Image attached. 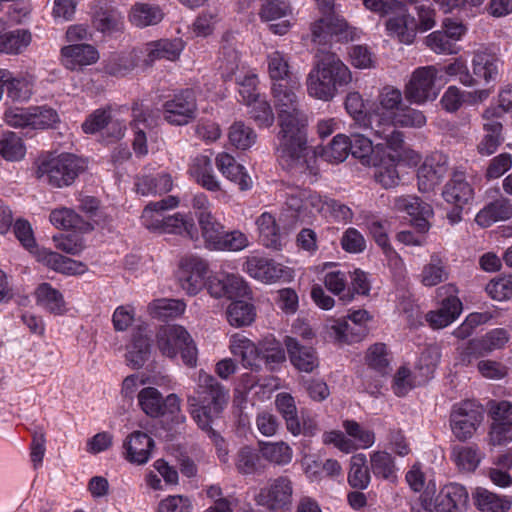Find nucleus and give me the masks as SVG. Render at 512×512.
Returning a JSON list of instances; mask_svg holds the SVG:
<instances>
[{"instance_id": "1", "label": "nucleus", "mask_w": 512, "mask_h": 512, "mask_svg": "<svg viewBox=\"0 0 512 512\" xmlns=\"http://www.w3.org/2000/svg\"><path fill=\"white\" fill-rule=\"evenodd\" d=\"M299 82L289 81L271 84V95L277 112L280 130L277 134L278 158L283 165L300 172L313 171L307 139V116L301 108Z\"/></svg>"}, {"instance_id": "2", "label": "nucleus", "mask_w": 512, "mask_h": 512, "mask_svg": "<svg viewBox=\"0 0 512 512\" xmlns=\"http://www.w3.org/2000/svg\"><path fill=\"white\" fill-rule=\"evenodd\" d=\"M426 122V116L421 110L404 103L401 89L386 85L380 89L374 107L368 112L365 126L375 136L384 139L387 147L394 152L388 157L402 159L404 135L396 128L420 129Z\"/></svg>"}, {"instance_id": "3", "label": "nucleus", "mask_w": 512, "mask_h": 512, "mask_svg": "<svg viewBox=\"0 0 512 512\" xmlns=\"http://www.w3.org/2000/svg\"><path fill=\"white\" fill-rule=\"evenodd\" d=\"M351 81L349 68L335 53L319 50L306 78L307 93L315 99L330 101L337 94L338 87L345 86Z\"/></svg>"}, {"instance_id": "4", "label": "nucleus", "mask_w": 512, "mask_h": 512, "mask_svg": "<svg viewBox=\"0 0 512 512\" xmlns=\"http://www.w3.org/2000/svg\"><path fill=\"white\" fill-rule=\"evenodd\" d=\"M86 161L70 153L49 155L37 162L36 177L54 188L72 185L85 171Z\"/></svg>"}, {"instance_id": "5", "label": "nucleus", "mask_w": 512, "mask_h": 512, "mask_svg": "<svg viewBox=\"0 0 512 512\" xmlns=\"http://www.w3.org/2000/svg\"><path fill=\"white\" fill-rule=\"evenodd\" d=\"M156 346L161 354L175 358L180 352L183 362L190 367L196 365L197 349L188 331L180 325H163L155 335Z\"/></svg>"}, {"instance_id": "6", "label": "nucleus", "mask_w": 512, "mask_h": 512, "mask_svg": "<svg viewBox=\"0 0 512 512\" xmlns=\"http://www.w3.org/2000/svg\"><path fill=\"white\" fill-rule=\"evenodd\" d=\"M438 70L435 66H423L416 68L404 85L402 92L404 101L410 104H424L437 97L436 79Z\"/></svg>"}, {"instance_id": "7", "label": "nucleus", "mask_w": 512, "mask_h": 512, "mask_svg": "<svg viewBox=\"0 0 512 512\" xmlns=\"http://www.w3.org/2000/svg\"><path fill=\"white\" fill-rule=\"evenodd\" d=\"M178 282L190 296L197 295L206 285L208 263L199 256H185L179 261Z\"/></svg>"}, {"instance_id": "8", "label": "nucleus", "mask_w": 512, "mask_h": 512, "mask_svg": "<svg viewBox=\"0 0 512 512\" xmlns=\"http://www.w3.org/2000/svg\"><path fill=\"white\" fill-rule=\"evenodd\" d=\"M293 483L287 476L271 479L255 496L258 505L269 510H284L292 503Z\"/></svg>"}, {"instance_id": "9", "label": "nucleus", "mask_w": 512, "mask_h": 512, "mask_svg": "<svg viewBox=\"0 0 512 512\" xmlns=\"http://www.w3.org/2000/svg\"><path fill=\"white\" fill-rule=\"evenodd\" d=\"M482 421V412L470 402L455 406L450 414L451 431L462 442L472 438Z\"/></svg>"}, {"instance_id": "10", "label": "nucleus", "mask_w": 512, "mask_h": 512, "mask_svg": "<svg viewBox=\"0 0 512 512\" xmlns=\"http://www.w3.org/2000/svg\"><path fill=\"white\" fill-rule=\"evenodd\" d=\"M386 16L388 19L385 22V27L389 36L396 38L403 44L414 42L418 32L417 20L409 13L403 2L398 1V5L393 8V12Z\"/></svg>"}, {"instance_id": "11", "label": "nucleus", "mask_w": 512, "mask_h": 512, "mask_svg": "<svg viewBox=\"0 0 512 512\" xmlns=\"http://www.w3.org/2000/svg\"><path fill=\"white\" fill-rule=\"evenodd\" d=\"M355 31L347 21L334 11L323 15L312 25L313 41L325 43L328 38L337 41H349L354 38Z\"/></svg>"}, {"instance_id": "12", "label": "nucleus", "mask_w": 512, "mask_h": 512, "mask_svg": "<svg viewBox=\"0 0 512 512\" xmlns=\"http://www.w3.org/2000/svg\"><path fill=\"white\" fill-rule=\"evenodd\" d=\"M197 104L193 92L181 91L163 104V117L172 125H186L194 120Z\"/></svg>"}, {"instance_id": "13", "label": "nucleus", "mask_w": 512, "mask_h": 512, "mask_svg": "<svg viewBox=\"0 0 512 512\" xmlns=\"http://www.w3.org/2000/svg\"><path fill=\"white\" fill-rule=\"evenodd\" d=\"M141 410L149 417L158 418L166 413L174 414L180 410V399L170 394L165 399L154 387H145L137 395Z\"/></svg>"}, {"instance_id": "14", "label": "nucleus", "mask_w": 512, "mask_h": 512, "mask_svg": "<svg viewBox=\"0 0 512 512\" xmlns=\"http://www.w3.org/2000/svg\"><path fill=\"white\" fill-rule=\"evenodd\" d=\"M243 271L253 279L265 284L278 282L288 276V270L273 259L258 255L246 257Z\"/></svg>"}, {"instance_id": "15", "label": "nucleus", "mask_w": 512, "mask_h": 512, "mask_svg": "<svg viewBox=\"0 0 512 512\" xmlns=\"http://www.w3.org/2000/svg\"><path fill=\"white\" fill-rule=\"evenodd\" d=\"M207 289L215 298H244L250 290L245 280L237 274L219 273L208 279Z\"/></svg>"}, {"instance_id": "16", "label": "nucleus", "mask_w": 512, "mask_h": 512, "mask_svg": "<svg viewBox=\"0 0 512 512\" xmlns=\"http://www.w3.org/2000/svg\"><path fill=\"white\" fill-rule=\"evenodd\" d=\"M33 94V78L29 75H14L0 69V100L6 97L13 102H23Z\"/></svg>"}, {"instance_id": "17", "label": "nucleus", "mask_w": 512, "mask_h": 512, "mask_svg": "<svg viewBox=\"0 0 512 512\" xmlns=\"http://www.w3.org/2000/svg\"><path fill=\"white\" fill-rule=\"evenodd\" d=\"M448 172L447 157L442 154H434L425 159L419 167L418 188L422 192H430L435 189Z\"/></svg>"}, {"instance_id": "18", "label": "nucleus", "mask_w": 512, "mask_h": 512, "mask_svg": "<svg viewBox=\"0 0 512 512\" xmlns=\"http://www.w3.org/2000/svg\"><path fill=\"white\" fill-rule=\"evenodd\" d=\"M284 344L291 364L299 372L313 373L318 369L320 360L315 348L302 345L296 338L286 336Z\"/></svg>"}, {"instance_id": "19", "label": "nucleus", "mask_w": 512, "mask_h": 512, "mask_svg": "<svg viewBox=\"0 0 512 512\" xmlns=\"http://www.w3.org/2000/svg\"><path fill=\"white\" fill-rule=\"evenodd\" d=\"M33 255L37 262L58 273L75 275L87 270L82 262L63 256L49 248L39 247L33 251Z\"/></svg>"}, {"instance_id": "20", "label": "nucleus", "mask_w": 512, "mask_h": 512, "mask_svg": "<svg viewBox=\"0 0 512 512\" xmlns=\"http://www.w3.org/2000/svg\"><path fill=\"white\" fill-rule=\"evenodd\" d=\"M154 447L155 442L147 433L134 431L123 443V455L132 464L144 465L149 461Z\"/></svg>"}, {"instance_id": "21", "label": "nucleus", "mask_w": 512, "mask_h": 512, "mask_svg": "<svg viewBox=\"0 0 512 512\" xmlns=\"http://www.w3.org/2000/svg\"><path fill=\"white\" fill-rule=\"evenodd\" d=\"M126 361L134 369H139L148 361L151 350V337L147 326H139L127 345Z\"/></svg>"}, {"instance_id": "22", "label": "nucleus", "mask_w": 512, "mask_h": 512, "mask_svg": "<svg viewBox=\"0 0 512 512\" xmlns=\"http://www.w3.org/2000/svg\"><path fill=\"white\" fill-rule=\"evenodd\" d=\"M228 401H224L219 394L212 397L210 402H188L193 420L204 431L212 430V423L219 419L226 408Z\"/></svg>"}, {"instance_id": "23", "label": "nucleus", "mask_w": 512, "mask_h": 512, "mask_svg": "<svg viewBox=\"0 0 512 512\" xmlns=\"http://www.w3.org/2000/svg\"><path fill=\"white\" fill-rule=\"evenodd\" d=\"M98 59V51L90 44H72L61 49V62L72 71L94 64Z\"/></svg>"}, {"instance_id": "24", "label": "nucleus", "mask_w": 512, "mask_h": 512, "mask_svg": "<svg viewBox=\"0 0 512 512\" xmlns=\"http://www.w3.org/2000/svg\"><path fill=\"white\" fill-rule=\"evenodd\" d=\"M473 195V188L462 171H455L442 190L444 200L456 207L466 205Z\"/></svg>"}, {"instance_id": "25", "label": "nucleus", "mask_w": 512, "mask_h": 512, "mask_svg": "<svg viewBox=\"0 0 512 512\" xmlns=\"http://www.w3.org/2000/svg\"><path fill=\"white\" fill-rule=\"evenodd\" d=\"M178 205L179 200L175 196H168L160 201L149 203L141 215L143 226L152 232L161 233L166 218L164 212Z\"/></svg>"}, {"instance_id": "26", "label": "nucleus", "mask_w": 512, "mask_h": 512, "mask_svg": "<svg viewBox=\"0 0 512 512\" xmlns=\"http://www.w3.org/2000/svg\"><path fill=\"white\" fill-rule=\"evenodd\" d=\"M219 397L224 401H229V392L212 375L200 370L197 377L194 393L187 397V402H210L212 397Z\"/></svg>"}, {"instance_id": "27", "label": "nucleus", "mask_w": 512, "mask_h": 512, "mask_svg": "<svg viewBox=\"0 0 512 512\" xmlns=\"http://www.w3.org/2000/svg\"><path fill=\"white\" fill-rule=\"evenodd\" d=\"M184 43L181 39H160L146 44V58L144 64L152 66L156 60L166 59L175 61L179 58Z\"/></svg>"}, {"instance_id": "28", "label": "nucleus", "mask_w": 512, "mask_h": 512, "mask_svg": "<svg viewBox=\"0 0 512 512\" xmlns=\"http://www.w3.org/2000/svg\"><path fill=\"white\" fill-rule=\"evenodd\" d=\"M108 127L113 140L120 139L124 135L125 126L119 121H113L110 108L95 110L82 124V129L87 134H93Z\"/></svg>"}, {"instance_id": "29", "label": "nucleus", "mask_w": 512, "mask_h": 512, "mask_svg": "<svg viewBox=\"0 0 512 512\" xmlns=\"http://www.w3.org/2000/svg\"><path fill=\"white\" fill-rule=\"evenodd\" d=\"M218 170L228 180L236 183L241 190H248L252 187V179L244 167L237 163L235 158L228 153H219L215 159Z\"/></svg>"}, {"instance_id": "30", "label": "nucleus", "mask_w": 512, "mask_h": 512, "mask_svg": "<svg viewBox=\"0 0 512 512\" xmlns=\"http://www.w3.org/2000/svg\"><path fill=\"white\" fill-rule=\"evenodd\" d=\"M256 225L259 239L263 246L273 251H281L283 249L284 242L280 233V227L271 213H262L256 219Z\"/></svg>"}, {"instance_id": "31", "label": "nucleus", "mask_w": 512, "mask_h": 512, "mask_svg": "<svg viewBox=\"0 0 512 512\" xmlns=\"http://www.w3.org/2000/svg\"><path fill=\"white\" fill-rule=\"evenodd\" d=\"M466 488L457 483L446 485L438 496V512H463L468 505Z\"/></svg>"}, {"instance_id": "32", "label": "nucleus", "mask_w": 512, "mask_h": 512, "mask_svg": "<svg viewBox=\"0 0 512 512\" xmlns=\"http://www.w3.org/2000/svg\"><path fill=\"white\" fill-rule=\"evenodd\" d=\"M234 467L242 476L261 474L265 471L266 465L260 453L252 446H242L234 456Z\"/></svg>"}, {"instance_id": "33", "label": "nucleus", "mask_w": 512, "mask_h": 512, "mask_svg": "<svg viewBox=\"0 0 512 512\" xmlns=\"http://www.w3.org/2000/svg\"><path fill=\"white\" fill-rule=\"evenodd\" d=\"M189 174L208 191L216 192L221 189V185L213 175V168L210 156L197 155L189 165Z\"/></svg>"}, {"instance_id": "34", "label": "nucleus", "mask_w": 512, "mask_h": 512, "mask_svg": "<svg viewBox=\"0 0 512 512\" xmlns=\"http://www.w3.org/2000/svg\"><path fill=\"white\" fill-rule=\"evenodd\" d=\"M266 62L271 84L296 81V79H293L288 54L279 50H273L267 54Z\"/></svg>"}, {"instance_id": "35", "label": "nucleus", "mask_w": 512, "mask_h": 512, "mask_svg": "<svg viewBox=\"0 0 512 512\" xmlns=\"http://www.w3.org/2000/svg\"><path fill=\"white\" fill-rule=\"evenodd\" d=\"M462 303L456 297H448L443 300L441 307L426 315L430 326L434 329H441L452 323L461 313Z\"/></svg>"}, {"instance_id": "36", "label": "nucleus", "mask_w": 512, "mask_h": 512, "mask_svg": "<svg viewBox=\"0 0 512 512\" xmlns=\"http://www.w3.org/2000/svg\"><path fill=\"white\" fill-rule=\"evenodd\" d=\"M139 59L136 49L114 53L105 61L104 71L111 76H125L137 66Z\"/></svg>"}, {"instance_id": "37", "label": "nucleus", "mask_w": 512, "mask_h": 512, "mask_svg": "<svg viewBox=\"0 0 512 512\" xmlns=\"http://www.w3.org/2000/svg\"><path fill=\"white\" fill-rule=\"evenodd\" d=\"M197 221L206 248L215 250L224 233V226L211 212H197Z\"/></svg>"}, {"instance_id": "38", "label": "nucleus", "mask_w": 512, "mask_h": 512, "mask_svg": "<svg viewBox=\"0 0 512 512\" xmlns=\"http://www.w3.org/2000/svg\"><path fill=\"white\" fill-rule=\"evenodd\" d=\"M173 180L170 174L143 175L136 178V191L144 196L164 194L171 191Z\"/></svg>"}, {"instance_id": "39", "label": "nucleus", "mask_w": 512, "mask_h": 512, "mask_svg": "<svg viewBox=\"0 0 512 512\" xmlns=\"http://www.w3.org/2000/svg\"><path fill=\"white\" fill-rule=\"evenodd\" d=\"M163 17L160 7L148 3H135L129 12V21L138 28L157 25Z\"/></svg>"}, {"instance_id": "40", "label": "nucleus", "mask_w": 512, "mask_h": 512, "mask_svg": "<svg viewBox=\"0 0 512 512\" xmlns=\"http://www.w3.org/2000/svg\"><path fill=\"white\" fill-rule=\"evenodd\" d=\"M512 217V204L508 199L500 198L490 203L476 215V222L487 227L493 222L507 220Z\"/></svg>"}, {"instance_id": "41", "label": "nucleus", "mask_w": 512, "mask_h": 512, "mask_svg": "<svg viewBox=\"0 0 512 512\" xmlns=\"http://www.w3.org/2000/svg\"><path fill=\"white\" fill-rule=\"evenodd\" d=\"M32 34L26 29L0 33V53L17 55L31 44Z\"/></svg>"}, {"instance_id": "42", "label": "nucleus", "mask_w": 512, "mask_h": 512, "mask_svg": "<svg viewBox=\"0 0 512 512\" xmlns=\"http://www.w3.org/2000/svg\"><path fill=\"white\" fill-rule=\"evenodd\" d=\"M499 59L487 51H477L472 59L473 75L485 82L494 80L499 71Z\"/></svg>"}, {"instance_id": "43", "label": "nucleus", "mask_w": 512, "mask_h": 512, "mask_svg": "<svg viewBox=\"0 0 512 512\" xmlns=\"http://www.w3.org/2000/svg\"><path fill=\"white\" fill-rule=\"evenodd\" d=\"M37 304L54 315L66 312L63 295L48 283H42L36 290Z\"/></svg>"}, {"instance_id": "44", "label": "nucleus", "mask_w": 512, "mask_h": 512, "mask_svg": "<svg viewBox=\"0 0 512 512\" xmlns=\"http://www.w3.org/2000/svg\"><path fill=\"white\" fill-rule=\"evenodd\" d=\"M262 458L276 466H286L293 458L292 448L284 441L259 442Z\"/></svg>"}, {"instance_id": "45", "label": "nucleus", "mask_w": 512, "mask_h": 512, "mask_svg": "<svg viewBox=\"0 0 512 512\" xmlns=\"http://www.w3.org/2000/svg\"><path fill=\"white\" fill-rule=\"evenodd\" d=\"M370 469L375 477L391 483L397 481L396 465L392 455L386 451H374L370 454Z\"/></svg>"}, {"instance_id": "46", "label": "nucleus", "mask_w": 512, "mask_h": 512, "mask_svg": "<svg viewBox=\"0 0 512 512\" xmlns=\"http://www.w3.org/2000/svg\"><path fill=\"white\" fill-rule=\"evenodd\" d=\"M475 504L482 512H507L512 506L511 497L499 496L486 489H477Z\"/></svg>"}, {"instance_id": "47", "label": "nucleus", "mask_w": 512, "mask_h": 512, "mask_svg": "<svg viewBox=\"0 0 512 512\" xmlns=\"http://www.w3.org/2000/svg\"><path fill=\"white\" fill-rule=\"evenodd\" d=\"M93 24L97 30L103 33L114 32L121 29L123 17L116 8L104 5L95 10Z\"/></svg>"}, {"instance_id": "48", "label": "nucleus", "mask_w": 512, "mask_h": 512, "mask_svg": "<svg viewBox=\"0 0 512 512\" xmlns=\"http://www.w3.org/2000/svg\"><path fill=\"white\" fill-rule=\"evenodd\" d=\"M277 410L285 420L287 430L293 435L299 433V417L294 398L288 393H280L276 396Z\"/></svg>"}, {"instance_id": "49", "label": "nucleus", "mask_w": 512, "mask_h": 512, "mask_svg": "<svg viewBox=\"0 0 512 512\" xmlns=\"http://www.w3.org/2000/svg\"><path fill=\"white\" fill-rule=\"evenodd\" d=\"M401 159L395 157H383L375 165L374 178L383 188L389 189L397 186L400 182V176L397 171V162Z\"/></svg>"}, {"instance_id": "50", "label": "nucleus", "mask_w": 512, "mask_h": 512, "mask_svg": "<svg viewBox=\"0 0 512 512\" xmlns=\"http://www.w3.org/2000/svg\"><path fill=\"white\" fill-rule=\"evenodd\" d=\"M350 144L348 136L337 134L327 146L318 148L315 153L329 163H341L350 153Z\"/></svg>"}, {"instance_id": "51", "label": "nucleus", "mask_w": 512, "mask_h": 512, "mask_svg": "<svg viewBox=\"0 0 512 512\" xmlns=\"http://www.w3.org/2000/svg\"><path fill=\"white\" fill-rule=\"evenodd\" d=\"M483 454L477 446H456L452 450V459L459 470L473 472L481 463Z\"/></svg>"}, {"instance_id": "52", "label": "nucleus", "mask_w": 512, "mask_h": 512, "mask_svg": "<svg viewBox=\"0 0 512 512\" xmlns=\"http://www.w3.org/2000/svg\"><path fill=\"white\" fill-rule=\"evenodd\" d=\"M367 466V458L364 454L353 455L350 459V470L348 483L356 489H366L370 483L371 476Z\"/></svg>"}, {"instance_id": "53", "label": "nucleus", "mask_w": 512, "mask_h": 512, "mask_svg": "<svg viewBox=\"0 0 512 512\" xmlns=\"http://www.w3.org/2000/svg\"><path fill=\"white\" fill-rule=\"evenodd\" d=\"M161 233L185 235L191 240L198 238L193 219H188L181 213L166 216Z\"/></svg>"}, {"instance_id": "54", "label": "nucleus", "mask_w": 512, "mask_h": 512, "mask_svg": "<svg viewBox=\"0 0 512 512\" xmlns=\"http://www.w3.org/2000/svg\"><path fill=\"white\" fill-rule=\"evenodd\" d=\"M230 351L240 357L245 367L252 366L259 356V350L247 337L235 334L230 338Z\"/></svg>"}, {"instance_id": "55", "label": "nucleus", "mask_w": 512, "mask_h": 512, "mask_svg": "<svg viewBox=\"0 0 512 512\" xmlns=\"http://www.w3.org/2000/svg\"><path fill=\"white\" fill-rule=\"evenodd\" d=\"M186 304L178 299H157L149 304L150 314L158 319L174 318L184 313Z\"/></svg>"}, {"instance_id": "56", "label": "nucleus", "mask_w": 512, "mask_h": 512, "mask_svg": "<svg viewBox=\"0 0 512 512\" xmlns=\"http://www.w3.org/2000/svg\"><path fill=\"white\" fill-rule=\"evenodd\" d=\"M228 138L232 146L237 149L246 150L255 144L257 134L244 122L237 121L229 128Z\"/></svg>"}, {"instance_id": "57", "label": "nucleus", "mask_w": 512, "mask_h": 512, "mask_svg": "<svg viewBox=\"0 0 512 512\" xmlns=\"http://www.w3.org/2000/svg\"><path fill=\"white\" fill-rule=\"evenodd\" d=\"M228 322L235 327L250 325L255 318L254 306L244 301H234L227 308Z\"/></svg>"}, {"instance_id": "58", "label": "nucleus", "mask_w": 512, "mask_h": 512, "mask_svg": "<svg viewBox=\"0 0 512 512\" xmlns=\"http://www.w3.org/2000/svg\"><path fill=\"white\" fill-rule=\"evenodd\" d=\"M0 154L7 161H19L26 154L25 145L16 133L7 132L0 139Z\"/></svg>"}, {"instance_id": "59", "label": "nucleus", "mask_w": 512, "mask_h": 512, "mask_svg": "<svg viewBox=\"0 0 512 512\" xmlns=\"http://www.w3.org/2000/svg\"><path fill=\"white\" fill-rule=\"evenodd\" d=\"M509 340L508 332L503 328H497L487 333L481 340H473L469 343V349L480 353H488L502 348Z\"/></svg>"}, {"instance_id": "60", "label": "nucleus", "mask_w": 512, "mask_h": 512, "mask_svg": "<svg viewBox=\"0 0 512 512\" xmlns=\"http://www.w3.org/2000/svg\"><path fill=\"white\" fill-rule=\"evenodd\" d=\"M447 279V272L439 255L433 254L429 263L424 265L421 273V283L424 286L432 287Z\"/></svg>"}, {"instance_id": "61", "label": "nucleus", "mask_w": 512, "mask_h": 512, "mask_svg": "<svg viewBox=\"0 0 512 512\" xmlns=\"http://www.w3.org/2000/svg\"><path fill=\"white\" fill-rule=\"evenodd\" d=\"M250 118L259 126L269 128L273 125L275 115L270 103L263 97H260L247 105Z\"/></svg>"}, {"instance_id": "62", "label": "nucleus", "mask_w": 512, "mask_h": 512, "mask_svg": "<svg viewBox=\"0 0 512 512\" xmlns=\"http://www.w3.org/2000/svg\"><path fill=\"white\" fill-rule=\"evenodd\" d=\"M240 67V55L237 49L231 45H223L219 57L218 69L225 79L231 78Z\"/></svg>"}, {"instance_id": "63", "label": "nucleus", "mask_w": 512, "mask_h": 512, "mask_svg": "<svg viewBox=\"0 0 512 512\" xmlns=\"http://www.w3.org/2000/svg\"><path fill=\"white\" fill-rule=\"evenodd\" d=\"M31 128L46 129L52 127L59 121L57 112L46 106L31 107Z\"/></svg>"}, {"instance_id": "64", "label": "nucleus", "mask_w": 512, "mask_h": 512, "mask_svg": "<svg viewBox=\"0 0 512 512\" xmlns=\"http://www.w3.org/2000/svg\"><path fill=\"white\" fill-rule=\"evenodd\" d=\"M343 427L346 433L358 442V447L367 449L375 443V434L353 420H345Z\"/></svg>"}]
</instances>
